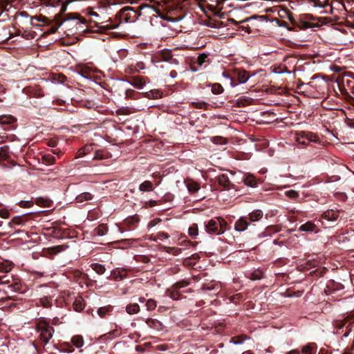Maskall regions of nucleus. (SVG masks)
Instances as JSON below:
<instances>
[{
	"instance_id": "1",
	"label": "nucleus",
	"mask_w": 354,
	"mask_h": 354,
	"mask_svg": "<svg viewBox=\"0 0 354 354\" xmlns=\"http://www.w3.org/2000/svg\"><path fill=\"white\" fill-rule=\"evenodd\" d=\"M140 15V12L135 10L134 8L125 6L117 13L114 19L109 18V19L106 21L100 23L95 22V26L98 28L100 32H104L117 28L122 22H134Z\"/></svg>"
},
{
	"instance_id": "2",
	"label": "nucleus",
	"mask_w": 354,
	"mask_h": 354,
	"mask_svg": "<svg viewBox=\"0 0 354 354\" xmlns=\"http://www.w3.org/2000/svg\"><path fill=\"white\" fill-rule=\"evenodd\" d=\"M35 330L39 336L37 342L33 343L34 347L38 353L46 352L45 347L53 337L55 329L46 320L40 319L35 325Z\"/></svg>"
},
{
	"instance_id": "3",
	"label": "nucleus",
	"mask_w": 354,
	"mask_h": 354,
	"mask_svg": "<svg viewBox=\"0 0 354 354\" xmlns=\"http://www.w3.org/2000/svg\"><path fill=\"white\" fill-rule=\"evenodd\" d=\"M288 19L292 26L293 29L295 30H306L312 28L317 26V19L311 15L307 14L301 16L299 19H295L291 14L288 15Z\"/></svg>"
},
{
	"instance_id": "4",
	"label": "nucleus",
	"mask_w": 354,
	"mask_h": 354,
	"mask_svg": "<svg viewBox=\"0 0 354 354\" xmlns=\"http://www.w3.org/2000/svg\"><path fill=\"white\" fill-rule=\"evenodd\" d=\"M227 223L222 217H216L205 222V231L211 235H220L225 232Z\"/></svg>"
},
{
	"instance_id": "5",
	"label": "nucleus",
	"mask_w": 354,
	"mask_h": 354,
	"mask_svg": "<svg viewBox=\"0 0 354 354\" xmlns=\"http://www.w3.org/2000/svg\"><path fill=\"white\" fill-rule=\"evenodd\" d=\"M296 141L299 145L306 146L309 145L310 142H319V138L316 133L301 131L297 133Z\"/></svg>"
},
{
	"instance_id": "6",
	"label": "nucleus",
	"mask_w": 354,
	"mask_h": 354,
	"mask_svg": "<svg viewBox=\"0 0 354 354\" xmlns=\"http://www.w3.org/2000/svg\"><path fill=\"white\" fill-rule=\"evenodd\" d=\"M139 221L140 218L137 214L129 216L123 221L121 226L119 227V230L122 233L125 231L133 230L138 227Z\"/></svg>"
},
{
	"instance_id": "7",
	"label": "nucleus",
	"mask_w": 354,
	"mask_h": 354,
	"mask_svg": "<svg viewBox=\"0 0 354 354\" xmlns=\"http://www.w3.org/2000/svg\"><path fill=\"white\" fill-rule=\"evenodd\" d=\"M250 77L249 73L243 68H235L232 72V78L237 80L239 84L245 83Z\"/></svg>"
},
{
	"instance_id": "8",
	"label": "nucleus",
	"mask_w": 354,
	"mask_h": 354,
	"mask_svg": "<svg viewBox=\"0 0 354 354\" xmlns=\"http://www.w3.org/2000/svg\"><path fill=\"white\" fill-rule=\"evenodd\" d=\"M17 119L11 115H0V124L4 129H14L16 127Z\"/></svg>"
},
{
	"instance_id": "9",
	"label": "nucleus",
	"mask_w": 354,
	"mask_h": 354,
	"mask_svg": "<svg viewBox=\"0 0 354 354\" xmlns=\"http://www.w3.org/2000/svg\"><path fill=\"white\" fill-rule=\"evenodd\" d=\"M344 288V286L342 283L336 282L334 280H330L328 281L324 291L327 295H332L336 292L342 290Z\"/></svg>"
},
{
	"instance_id": "10",
	"label": "nucleus",
	"mask_w": 354,
	"mask_h": 354,
	"mask_svg": "<svg viewBox=\"0 0 354 354\" xmlns=\"http://www.w3.org/2000/svg\"><path fill=\"white\" fill-rule=\"evenodd\" d=\"M218 185L225 189H235V185L231 183L227 174H221L216 178Z\"/></svg>"
},
{
	"instance_id": "11",
	"label": "nucleus",
	"mask_w": 354,
	"mask_h": 354,
	"mask_svg": "<svg viewBox=\"0 0 354 354\" xmlns=\"http://www.w3.org/2000/svg\"><path fill=\"white\" fill-rule=\"evenodd\" d=\"M251 224L248 220L247 216H241L238 220L236 221L234 223V230L238 232H243Z\"/></svg>"
},
{
	"instance_id": "12",
	"label": "nucleus",
	"mask_w": 354,
	"mask_h": 354,
	"mask_svg": "<svg viewBox=\"0 0 354 354\" xmlns=\"http://www.w3.org/2000/svg\"><path fill=\"white\" fill-rule=\"evenodd\" d=\"M298 231L301 232H315L317 233L319 230L318 227L313 222V221H308L305 223L304 224H302L298 229Z\"/></svg>"
},
{
	"instance_id": "13",
	"label": "nucleus",
	"mask_w": 354,
	"mask_h": 354,
	"mask_svg": "<svg viewBox=\"0 0 354 354\" xmlns=\"http://www.w3.org/2000/svg\"><path fill=\"white\" fill-rule=\"evenodd\" d=\"M339 216V212L338 210L328 209L322 214V218L328 221H335Z\"/></svg>"
},
{
	"instance_id": "14",
	"label": "nucleus",
	"mask_w": 354,
	"mask_h": 354,
	"mask_svg": "<svg viewBox=\"0 0 354 354\" xmlns=\"http://www.w3.org/2000/svg\"><path fill=\"white\" fill-rule=\"evenodd\" d=\"M68 19L76 20V25H79L80 28H83L82 26L84 25L86 26L85 30H88V26L87 20L85 18L80 17L79 15L70 13L68 15Z\"/></svg>"
},
{
	"instance_id": "15",
	"label": "nucleus",
	"mask_w": 354,
	"mask_h": 354,
	"mask_svg": "<svg viewBox=\"0 0 354 354\" xmlns=\"http://www.w3.org/2000/svg\"><path fill=\"white\" fill-rule=\"evenodd\" d=\"M207 55L205 53L200 54L198 57L193 61L192 64V70L194 71H196L197 68H195V65H197L198 67L202 66V65L207 62Z\"/></svg>"
},
{
	"instance_id": "16",
	"label": "nucleus",
	"mask_w": 354,
	"mask_h": 354,
	"mask_svg": "<svg viewBox=\"0 0 354 354\" xmlns=\"http://www.w3.org/2000/svg\"><path fill=\"white\" fill-rule=\"evenodd\" d=\"M146 324L149 327L157 331H160L163 329L162 324L156 319L149 318L146 320Z\"/></svg>"
},
{
	"instance_id": "17",
	"label": "nucleus",
	"mask_w": 354,
	"mask_h": 354,
	"mask_svg": "<svg viewBox=\"0 0 354 354\" xmlns=\"http://www.w3.org/2000/svg\"><path fill=\"white\" fill-rule=\"evenodd\" d=\"M317 346L315 343H308L301 347V354H317Z\"/></svg>"
},
{
	"instance_id": "18",
	"label": "nucleus",
	"mask_w": 354,
	"mask_h": 354,
	"mask_svg": "<svg viewBox=\"0 0 354 354\" xmlns=\"http://www.w3.org/2000/svg\"><path fill=\"white\" fill-rule=\"evenodd\" d=\"M243 183L251 187H256L259 183V180L252 174H248L243 178Z\"/></svg>"
},
{
	"instance_id": "19",
	"label": "nucleus",
	"mask_w": 354,
	"mask_h": 354,
	"mask_svg": "<svg viewBox=\"0 0 354 354\" xmlns=\"http://www.w3.org/2000/svg\"><path fill=\"white\" fill-rule=\"evenodd\" d=\"M263 213L261 209H255L250 212L248 216V220L251 223L252 222L258 221L262 218Z\"/></svg>"
},
{
	"instance_id": "20",
	"label": "nucleus",
	"mask_w": 354,
	"mask_h": 354,
	"mask_svg": "<svg viewBox=\"0 0 354 354\" xmlns=\"http://www.w3.org/2000/svg\"><path fill=\"white\" fill-rule=\"evenodd\" d=\"M185 184L189 192L192 194L196 193L201 187L199 183L192 179H187L185 180Z\"/></svg>"
},
{
	"instance_id": "21",
	"label": "nucleus",
	"mask_w": 354,
	"mask_h": 354,
	"mask_svg": "<svg viewBox=\"0 0 354 354\" xmlns=\"http://www.w3.org/2000/svg\"><path fill=\"white\" fill-rule=\"evenodd\" d=\"M14 267V263L9 260L0 261V272L7 273Z\"/></svg>"
},
{
	"instance_id": "22",
	"label": "nucleus",
	"mask_w": 354,
	"mask_h": 354,
	"mask_svg": "<svg viewBox=\"0 0 354 354\" xmlns=\"http://www.w3.org/2000/svg\"><path fill=\"white\" fill-rule=\"evenodd\" d=\"M68 248L67 245H59L48 248V252L50 255H56Z\"/></svg>"
},
{
	"instance_id": "23",
	"label": "nucleus",
	"mask_w": 354,
	"mask_h": 354,
	"mask_svg": "<svg viewBox=\"0 0 354 354\" xmlns=\"http://www.w3.org/2000/svg\"><path fill=\"white\" fill-rule=\"evenodd\" d=\"M315 7L326 8L327 6L332 7L330 0H309Z\"/></svg>"
},
{
	"instance_id": "24",
	"label": "nucleus",
	"mask_w": 354,
	"mask_h": 354,
	"mask_svg": "<svg viewBox=\"0 0 354 354\" xmlns=\"http://www.w3.org/2000/svg\"><path fill=\"white\" fill-rule=\"evenodd\" d=\"M160 57L162 61L169 62L172 57H174V54L172 50L169 49H164L161 50L159 53Z\"/></svg>"
},
{
	"instance_id": "25",
	"label": "nucleus",
	"mask_w": 354,
	"mask_h": 354,
	"mask_svg": "<svg viewBox=\"0 0 354 354\" xmlns=\"http://www.w3.org/2000/svg\"><path fill=\"white\" fill-rule=\"evenodd\" d=\"M74 310L77 312H80L84 308V302L82 297H77L73 302Z\"/></svg>"
},
{
	"instance_id": "26",
	"label": "nucleus",
	"mask_w": 354,
	"mask_h": 354,
	"mask_svg": "<svg viewBox=\"0 0 354 354\" xmlns=\"http://www.w3.org/2000/svg\"><path fill=\"white\" fill-rule=\"evenodd\" d=\"M25 223V220L23 216H17L12 218V220L9 223V226L10 227H15L16 225H24Z\"/></svg>"
},
{
	"instance_id": "27",
	"label": "nucleus",
	"mask_w": 354,
	"mask_h": 354,
	"mask_svg": "<svg viewBox=\"0 0 354 354\" xmlns=\"http://www.w3.org/2000/svg\"><path fill=\"white\" fill-rule=\"evenodd\" d=\"M130 83L132 86L139 89L142 88L145 84L143 77H133Z\"/></svg>"
},
{
	"instance_id": "28",
	"label": "nucleus",
	"mask_w": 354,
	"mask_h": 354,
	"mask_svg": "<svg viewBox=\"0 0 354 354\" xmlns=\"http://www.w3.org/2000/svg\"><path fill=\"white\" fill-rule=\"evenodd\" d=\"M124 270H120L118 268L113 270L111 275L115 281H119L124 279L127 276L123 273Z\"/></svg>"
},
{
	"instance_id": "29",
	"label": "nucleus",
	"mask_w": 354,
	"mask_h": 354,
	"mask_svg": "<svg viewBox=\"0 0 354 354\" xmlns=\"http://www.w3.org/2000/svg\"><path fill=\"white\" fill-rule=\"evenodd\" d=\"M248 277L253 281L259 280L263 277V272L262 270L257 269L250 272Z\"/></svg>"
},
{
	"instance_id": "30",
	"label": "nucleus",
	"mask_w": 354,
	"mask_h": 354,
	"mask_svg": "<svg viewBox=\"0 0 354 354\" xmlns=\"http://www.w3.org/2000/svg\"><path fill=\"white\" fill-rule=\"evenodd\" d=\"M108 232V227L105 224H101L95 227L93 230V233L95 235L104 236Z\"/></svg>"
},
{
	"instance_id": "31",
	"label": "nucleus",
	"mask_w": 354,
	"mask_h": 354,
	"mask_svg": "<svg viewBox=\"0 0 354 354\" xmlns=\"http://www.w3.org/2000/svg\"><path fill=\"white\" fill-rule=\"evenodd\" d=\"M93 198V195L89 192H84L77 196L75 200L77 203H82L86 201L92 200Z\"/></svg>"
},
{
	"instance_id": "32",
	"label": "nucleus",
	"mask_w": 354,
	"mask_h": 354,
	"mask_svg": "<svg viewBox=\"0 0 354 354\" xmlns=\"http://www.w3.org/2000/svg\"><path fill=\"white\" fill-rule=\"evenodd\" d=\"M153 189V183L149 180H146L142 183L139 186V189L141 192H150Z\"/></svg>"
},
{
	"instance_id": "33",
	"label": "nucleus",
	"mask_w": 354,
	"mask_h": 354,
	"mask_svg": "<svg viewBox=\"0 0 354 354\" xmlns=\"http://www.w3.org/2000/svg\"><path fill=\"white\" fill-rule=\"evenodd\" d=\"M139 310L140 306L137 303L129 304L126 307V311L129 315L136 314Z\"/></svg>"
},
{
	"instance_id": "34",
	"label": "nucleus",
	"mask_w": 354,
	"mask_h": 354,
	"mask_svg": "<svg viewBox=\"0 0 354 354\" xmlns=\"http://www.w3.org/2000/svg\"><path fill=\"white\" fill-rule=\"evenodd\" d=\"M252 101V98L242 96L237 99L236 104L239 107H242L250 104Z\"/></svg>"
},
{
	"instance_id": "35",
	"label": "nucleus",
	"mask_w": 354,
	"mask_h": 354,
	"mask_svg": "<svg viewBox=\"0 0 354 354\" xmlns=\"http://www.w3.org/2000/svg\"><path fill=\"white\" fill-rule=\"evenodd\" d=\"M118 3V0H99L98 3L100 8H106L111 6L116 5Z\"/></svg>"
},
{
	"instance_id": "36",
	"label": "nucleus",
	"mask_w": 354,
	"mask_h": 354,
	"mask_svg": "<svg viewBox=\"0 0 354 354\" xmlns=\"http://www.w3.org/2000/svg\"><path fill=\"white\" fill-rule=\"evenodd\" d=\"M9 157V147L4 145L0 147V160H6Z\"/></svg>"
},
{
	"instance_id": "37",
	"label": "nucleus",
	"mask_w": 354,
	"mask_h": 354,
	"mask_svg": "<svg viewBox=\"0 0 354 354\" xmlns=\"http://www.w3.org/2000/svg\"><path fill=\"white\" fill-rule=\"evenodd\" d=\"M91 268L98 274H102L105 272L106 268L104 265L93 263L91 265Z\"/></svg>"
},
{
	"instance_id": "38",
	"label": "nucleus",
	"mask_w": 354,
	"mask_h": 354,
	"mask_svg": "<svg viewBox=\"0 0 354 354\" xmlns=\"http://www.w3.org/2000/svg\"><path fill=\"white\" fill-rule=\"evenodd\" d=\"M112 308L111 306L101 307L98 308L97 313L100 317L104 318L112 310Z\"/></svg>"
},
{
	"instance_id": "39",
	"label": "nucleus",
	"mask_w": 354,
	"mask_h": 354,
	"mask_svg": "<svg viewBox=\"0 0 354 354\" xmlns=\"http://www.w3.org/2000/svg\"><path fill=\"white\" fill-rule=\"evenodd\" d=\"M93 150L92 145H85L82 148H81L77 153L78 157H83L84 156L88 154Z\"/></svg>"
},
{
	"instance_id": "40",
	"label": "nucleus",
	"mask_w": 354,
	"mask_h": 354,
	"mask_svg": "<svg viewBox=\"0 0 354 354\" xmlns=\"http://www.w3.org/2000/svg\"><path fill=\"white\" fill-rule=\"evenodd\" d=\"M71 342L77 348H81L84 345L83 337L80 335L73 336L71 339Z\"/></svg>"
},
{
	"instance_id": "41",
	"label": "nucleus",
	"mask_w": 354,
	"mask_h": 354,
	"mask_svg": "<svg viewBox=\"0 0 354 354\" xmlns=\"http://www.w3.org/2000/svg\"><path fill=\"white\" fill-rule=\"evenodd\" d=\"M169 297H171L173 300H177L180 297V292L178 290H176V288L173 286L171 287L170 289L167 291Z\"/></svg>"
},
{
	"instance_id": "42",
	"label": "nucleus",
	"mask_w": 354,
	"mask_h": 354,
	"mask_svg": "<svg viewBox=\"0 0 354 354\" xmlns=\"http://www.w3.org/2000/svg\"><path fill=\"white\" fill-rule=\"evenodd\" d=\"M39 304L44 308H50L52 306V299L48 297H44L39 300Z\"/></svg>"
},
{
	"instance_id": "43",
	"label": "nucleus",
	"mask_w": 354,
	"mask_h": 354,
	"mask_svg": "<svg viewBox=\"0 0 354 354\" xmlns=\"http://www.w3.org/2000/svg\"><path fill=\"white\" fill-rule=\"evenodd\" d=\"M146 96L149 99H158L162 97V93L160 91L152 90L146 93Z\"/></svg>"
},
{
	"instance_id": "44",
	"label": "nucleus",
	"mask_w": 354,
	"mask_h": 354,
	"mask_svg": "<svg viewBox=\"0 0 354 354\" xmlns=\"http://www.w3.org/2000/svg\"><path fill=\"white\" fill-rule=\"evenodd\" d=\"M224 88L221 84L214 83L212 84V92L215 95L221 94L223 92Z\"/></svg>"
},
{
	"instance_id": "45",
	"label": "nucleus",
	"mask_w": 354,
	"mask_h": 354,
	"mask_svg": "<svg viewBox=\"0 0 354 354\" xmlns=\"http://www.w3.org/2000/svg\"><path fill=\"white\" fill-rule=\"evenodd\" d=\"M8 288H10L12 291L16 292H23L24 290H22V285L19 282H15L8 286Z\"/></svg>"
},
{
	"instance_id": "46",
	"label": "nucleus",
	"mask_w": 354,
	"mask_h": 354,
	"mask_svg": "<svg viewBox=\"0 0 354 354\" xmlns=\"http://www.w3.org/2000/svg\"><path fill=\"white\" fill-rule=\"evenodd\" d=\"M198 225L196 223L192 224L188 229V233L190 236L195 239L198 235Z\"/></svg>"
},
{
	"instance_id": "47",
	"label": "nucleus",
	"mask_w": 354,
	"mask_h": 354,
	"mask_svg": "<svg viewBox=\"0 0 354 354\" xmlns=\"http://www.w3.org/2000/svg\"><path fill=\"white\" fill-rule=\"evenodd\" d=\"M168 238H169V235L167 233L164 232H159L157 233L156 236L153 237L151 236L150 239L151 241H156L158 239L162 241Z\"/></svg>"
},
{
	"instance_id": "48",
	"label": "nucleus",
	"mask_w": 354,
	"mask_h": 354,
	"mask_svg": "<svg viewBox=\"0 0 354 354\" xmlns=\"http://www.w3.org/2000/svg\"><path fill=\"white\" fill-rule=\"evenodd\" d=\"M190 284L189 281L188 280H181L176 283H175L172 286L176 288V290H180V288H183L184 287H186Z\"/></svg>"
},
{
	"instance_id": "49",
	"label": "nucleus",
	"mask_w": 354,
	"mask_h": 354,
	"mask_svg": "<svg viewBox=\"0 0 354 354\" xmlns=\"http://www.w3.org/2000/svg\"><path fill=\"white\" fill-rule=\"evenodd\" d=\"M212 141L216 145H225L227 142V139L222 136H214L212 138Z\"/></svg>"
},
{
	"instance_id": "50",
	"label": "nucleus",
	"mask_w": 354,
	"mask_h": 354,
	"mask_svg": "<svg viewBox=\"0 0 354 354\" xmlns=\"http://www.w3.org/2000/svg\"><path fill=\"white\" fill-rule=\"evenodd\" d=\"M61 24H62L61 23L56 24L55 25H53V26L48 27V29L44 31V34L48 35L55 33L57 30V29L59 28Z\"/></svg>"
},
{
	"instance_id": "51",
	"label": "nucleus",
	"mask_w": 354,
	"mask_h": 354,
	"mask_svg": "<svg viewBox=\"0 0 354 354\" xmlns=\"http://www.w3.org/2000/svg\"><path fill=\"white\" fill-rule=\"evenodd\" d=\"M146 306L148 310H153L157 306V302L154 299H149L146 301Z\"/></svg>"
},
{
	"instance_id": "52",
	"label": "nucleus",
	"mask_w": 354,
	"mask_h": 354,
	"mask_svg": "<svg viewBox=\"0 0 354 354\" xmlns=\"http://www.w3.org/2000/svg\"><path fill=\"white\" fill-rule=\"evenodd\" d=\"M165 248L167 252L171 253L174 255H178L181 252V249L178 248L165 247Z\"/></svg>"
},
{
	"instance_id": "53",
	"label": "nucleus",
	"mask_w": 354,
	"mask_h": 354,
	"mask_svg": "<svg viewBox=\"0 0 354 354\" xmlns=\"http://www.w3.org/2000/svg\"><path fill=\"white\" fill-rule=\"evenodd\" d=\"M274 227V226H270L267 227L263 232L259 234V237H265L266 236L270 234L272 232H277L276 230H273Z\"/></svg>"
},
{
	"instance_id": "54",
	"label": "nucleus",
	"mask_w": 354,
	"mask_h": 354,
	"mask_svg": "<svg viewBox=\"0 0 354 354\" xmlns=\"http://www.w3.org/2000/svg\"><path fill=\"white\" fill-rule=\"evenodd\" d=\"M31 19L32 20L35 19L37 21L45 23V24H48V21H49V19L46 17L42 16V15L32 17Z\"/></svg>"
},
{
	"instance_id": "55",
	"label": "nucleus",
	"mask_w": 354,
	"mask_h": 354,
	"mask_svg": "<svg viewBox=\"0 0 354 354\" xmlns=\"http://www.w3.org/2000/svg\"><path fill=\"white\" fill-rule=\"evenodd\" d=\"M43 158H44V160L49 165H52V164L55 163V157L50 154L44 156Z\"/></svg>"
},
{
	"instance_id": "56",
	"label": "nucleus",
	"mask_w": 354,
	"mask_h": 354,
	"mask_svg": "<svg viewBox=\"0 0 354 354\" xmlns=\"http://www.w3.org/2000/svg\"><path fill=\"white\" fill-rule=\"evenodd\" d=\"M207 105V103L205 102H192V106L196 109H206Z\"/></svg>"
},
{
	"instance_id": "57",
	"label": "nucleus",
	"mask_w": 354,
	"mask_h": 354,
	"mask_svg": "<svg viewBox=\"0 0 354 354\" xmlns=\"http://www.w3.org/2000/svg\"><path fill=\"white\" fill-rule=\"evenodd\" d=\"M136 92L133 89H127L125 92L126 98L135 99Z\"/></svg>"
},
{
	"instance_id": "58",
	"label": "nucleus",
	"mask_w": 354,
	"mask_h": 354,
	"mask_svg": "<svg viewBox=\"0 0 354 354\" xmlns=\"http://www.w3.org/2000/svg\"><path fill=\"white\" fill-rule=\"evenodd\" d=\"M60 351L71 353L73 351V349L72 348V346H71L68 344H66L61 346Z\"/></svg>"
},
{
	"instance_id": "59",
	"label": "nucleus",
	"mask_w": 354,
	"mask_h": 354,
	"mask_svg": "<svg viewBox=\"0 0 354 354\" xmlns=\"http://www.w3.org/2000/svg\"><path fill=\"white\" fill-rule=\"evenodd\" d=\"M286 194L289 198H295L299 196V194L295 190H289L286 192Z\"/></svg>"
},
{
	"instance_id": "60",
	"label": "nucleus",
	"mask_w": 354,
	"mask_h": 354,
	"mask_svg": "<svg viewBox=\"0 0 354 354\" xmlns=\"http://www.w3.org/2000/svg\"><path fill=\"white\" fill-rule=\"evenodd\" d=\"M118 112L120 114L129 115L133 113L134 111H131L129 108H121L118 111Z\"/></svg>"
},
{
	"instance_id": "61",
	"label": "nucleus",
	"mask_w": 354,
	"mask_h": 354,
	"mask_svg": "<svg viewBox=\"0 0 354 354\" xmlns=\"http://www.w3.org/2000/svg\"><path fill=\"white\" fill-rule=\"evenodd\" d=\"M9 216H10V213L7 209L3 208V209H0V216L2 218H9Z\"/></svg>"
},
{
	"instance_id": "62",
	"label": "nucleus",
	"mask_w": 354,
	"mask_h": 354,
	"mask_svg": "<svg viewBox=\"0 0 354 354\" xmlns=\"http://www.w3.org/2000/svg\"><path fill=\"white\" fill-rule=\"evenodd\" d=\"M346 324V320H337L335 322V327L338 329L343 328Z\"/></svg>"
},
{
	"instance_id": "63",
	"label": "nucleus",
	"mask_w": 354,
	"mask_h": 354,
	"mask_svg": "<svg viewBox=\"0 0 354 354\" xmlns=\"http://www.w3.org/2000/svg\"><path fill=\"white\" fill-rule=\"evenodd\" d=\"M161 218H156L152 221H151L149 224H148V227H154L155 225H156L157 224H158L159 223L161 222Z\"/></svg>"
},
{
	"instance_id": "64",
	"label": "nucleus",
	"mask_w": 354,
	"mask_h": 354,
	"mask_svg": "<svg viewBox=\"0 0 354 354\" xmlns=\"http://www.w3.org/2000/svg\"><path fill=\"white\" fill-rule=\"evenodd\" d=\"M32 205V202L30 201H21L19 203V205L21 207H29Z\"/></svg>"
}]
</instances>
